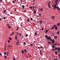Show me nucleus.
I'll use <instances>...</instances> for the list:
<instances>
[{"label": "nucleus", "instance_id": "obj_56", "mask_svg": "<svg viewBox=\"0 0 60 60\" xmlns=\"http://www.w3.org/2000/svg\"><path fill=\"white\" fill-rule=\"evenodd\" d=\"M42 21H41V22H40V23H42Z\"/></svg>", "mask_w": 60, "mask_h": 60}, {"label": "nucleus", "instance_id": "obj_22", "mask_svg": "<svg viewBox=\"0 0 60 60\" xmlns=\"http://www.w3.org/2000/svg\"><path fill=\"white\" fill-rule=\"evenodd\" d=\"M7 52H4V54L5 55H6V54Z\"/></svg>", "mask_w": 60, "mask_h": 60}, {"label": "nucleus", "instance_id": "obj_9", "mask_svg": "<svg viewBox=\"0 0 60 60\" xmlns=\"http://www.w3.org/2000/svg\"><path fill=\"white\" fill-rule=\"evenodd\" d=\"M3 11H4V13H5L6 12V10H4Z\"/></svg>", "mask_w": 60, "mask_h": 60}, {"label": "nucleus", "instance_id": "obj_29", "mask_svg": "<svg viewBox=\"0 0 60 60\" xmlns=\"http://www.w3.org/2000/svg\"><path fill=\"white\" fill-rule=\"evenodd\" d=\"M51 43L50 42H48V43L49 44H50V45H51Z\"/></svg>", "mask_w": 60, "mask_h": 60}, {"label": "nucleus", "instance_id": "obj_20", "mask_svg": "<svg viewBox=\"0 0 60 60\" xmlns=\"http://www.w3.org/2000/svg\"><path fill=\"white\" fill-rule=\"evenodd\" d=\"M54 25V28H56V25Z\"/></svg>", "mask_w": 60, "mask_h": 60}, {"label": "nucleus", "instance_id": "obj_42", "mask_svg": "<svg viewBox=\"0 0 60 60\" xmlns=\"http://www.w3.org/2000/svg\"><path fill=\"white\" fill-rule=\"evenodd\" d=\"M35 35H37V33L36 32H35Z\"/></svg>", "mask_w": 60, "mask_h": 60}, {"label": "nucleus", "instance_id": "obj_38", "mask_svg": "<svg viewBox=\"0 0 60 60\" xmlns=\"http://www.w3.org/2000/svg\"><path fill=\"white\" fill-rule=\"evenodd\" d=\"M50 40V41H53V40L52 39H51Z\"/></svg>", "mask_w": 60, "mask_h": 60}, {"label": "nucleus", "instance_id": "obj_2", "mask_svg": "<svg viewBox=\"0 0 60 60\" xmlns=\"http://www.w3.org/2000/svg\"><path fill=\"white\" fill-rule=\"evenodd\" d=\"M56 5H55L54 6V7L53 8V9L54 10H55L56 8L57 7H56Z\"/></svg>", "mask_w": 60, "mask_h": 60}, {"label": "nucleus", "instance_id": "obj_58", "mask_svg": "<svg viewBox=\"0 0 60 60\" xmlns=\"http://www.w3.org/2000/svg\"><path fill=\"white\" fill-rule=\"evenodd\" d=\"M33 9L35 11V9H34V8H33Z\"/></svg>", "mask_w": 60, "mask_h": 60}, {"label": "nucleus", "instance_id": "obj_31", "mask_svg": "<svg viewBox=\"0 0 60 60\" xmlns=\"http://www.w3.org/2000/svg\"><path fill=\"white\" fill-rule=\"evenodd\" d=\"M48 32V30H46L45 31V33H47Z\"/></svg>", "mask_w": 60, "mask_h": 60}, {"label": "nucleus", "instance_id": "obj_43", "mask_svg": "<svg viewBox=\"0 0 60 60\" xmlns=\"http://www.w3.org/2000/svg\"><path fill=\"white\" fill-rule=\"evenodd\" d=\"M57 8V9H58L59 8V7H57L56 8Z\"/></svg>", "mask_w": 60, "mask_h": 60}, {"label": "nucleus", "instance_id": "obj_18", "mask_svg": "<svg viewBox=\"0 0 60 60\" xmlns=\"http://www.w3.org/2000/svg\"><path fill=\"white\" fill-rule=\"evenodd\" d=\"M54 27L53 26L52 27V28L51 29L52 30H53L54 29Z\"/></svg>", "mask_w": 60, "mask_h": 60}, {"label": "nucleus", "instance_id": "obj_21", "mask_svg": "<svg viewBox=\"0 0 60 60\" xmlns=\"http://www.w3.org/2000/svg\"><path fill=\"white\" fill-rule=\"evenodd\" d=\"M9 39L10 40H12L11 38H9Z\"/></svg>", "mask_w": 60, "mask_h": 60}, {"label": "nucleus", "instance_id": "obj_47", "mask_svg": "<svg viewBox=\"0 0 60 60\" xmlns=\"http://www.w3.org/2000/svg\"><path fill=\"white\" fill-rule=\"evenodd\" d=\"M30 45L31 46H33V44H30Z\"/></svg>", "mask_w": 60, "mask_h": 60}, {"label": "nucleus", "instance_id": "obj_24", "mask_svg": "<svg viewBox=\"0 0 60 60\" xmlns=\"http://www.w3.org/2000/svg\"><path fill=\"white\" fill-rule=\"evenodd\" d=\"M58 48L56 47H55V50H56Z\"/></svg>", "mask_w": 60, "mask_h": 60}, {"label": "nucleus", "instance_id": "obj_54", "mask_svg": "<svg viewBox=\"0 0 60 60\" xmlns=\"http://www.w3.org/2000/svg\"><path fill=\"white\" fill-rule=\"evenodd\" d=\"M20 36H21V33H20Z\"/></svg>", "mask_w": 60, "mask_h": 60}, {"label": "nucleus", "instance_id": "obj_10", "mask_svg": "<svg viewBox=\"0 0 60 60\" xmlns=\"http://www.w3.org/2000/svg\"><path fill=\"white\" fill-rule=\"evenodd\" d=\"M33 12H34L35 14H36V11H34Z\"/></svg>", "mask_w": 60, "mask_h": 60}, {"label": "nucleus", "instance_id": "obj_45", "mask_svg": "<svg viewBox=\"0 0 60 60\" xmlns=\"http://www.w3.org/2000/svg\"><path fill=\"white\" fill-rule=\"evenodd\" d=\"M8 43H10V41L9 40H8Z\"/></svg>", "mask_w": 60, "mask_h": 60}, {"label": "nucleus", "instance_id": "obj_3", "mask_svg": "<svg viewBox=\"0 0 60 60\" xmlns=\"http://www.w3.org/2000/svg\"><path fill=\"white\" fill-rule=\"evenodd\" d=\"M47 39H48L50 40L51 39V38L50 37H48L47 38Z\"/></svg>", "mask_w": 60, "mask_h": 60}, {"label": "nucleus", "instance_id": "obj_41", "mask_svg": "<svg viewBox=\"0 0 60 60\" xmlns=\"http://www.w3.org/2000/svg\"><path fill=\"white\" fill-rule=\"evenodd\" d=\"M0 56H2V54H1V53H0Z\"/></svg>", "mask_w": 60, "mask_h": 60}, {"label": "nucleus", "instance_id": "obj_63", "mask_svg": "<svg viewBox=\"0 0 60 60\" xmlns=\"http://www.w3.org/2000/svg\"><path fill=\"white\" fill-rule=\"evenodd\" d=\"M42 30H44V29H43V28H42Z\"/></svg>", "mask_w": 60, "mask_h": 60}, {"label": "nucleus", "instance_id": "obj_25", "mask_svg": "<svg viewBox=\"0 0 60 60\" xmlns=\"http://www.w3.org/2000/svg\"><path fill=\"white\" fill-rule=\"evenodd\" d=\"M60 31H58V33H57L56 34H59Z\"/></svg>", "mask_w": 60, "mask_h": 60}, {"label": "nucleus", "instance_id": "obj_36", "mask_svg": "<svg viewBox=\"0 0 60 60\" xmlns=\"http://www.w3.org/2000/svg\"><path fill=\"white\" fill-rule=\"evenodd\" d=\"M23 43H24V45H26V43L25 42H24Z\"/></svg>", "mask_w": 60, "mask_h": 60}, {"label": "nucleus", "instance_id": "obj_6", "mask_svg": "<svg viewBox=\"0 0 60 60\" xmlns=\"http://www.w3.org/2000/svg\"><path fill=\"white\" fill-rule=\"evenodd\" d=\"M25 7V6L24 5H22V7L23 9H24Z\"/></svg>", "mask_w": 60, "mask_h": 60}, {"label": "nucleus", "instance_id": "obj_49", "mask_svg": "<svg viewBox=\"0 0 60 60\" xmlns=\"http://www.w3.org/2000/svg\"><path fill=\"white\" fill-rule=\"evenodd\" d=\"M3 18L4 19H6V18H5V17H4Z\"/></svg>", "mask_w": 60, "mask_h": 60}, {"label": "nucleus", "instance_id": "obj_33", "mask_svg": "<svg viewBox=\"0 0 60 60\" xmlns=\"http://www.w3.org/2000/svg\"><path fill=\"white\" fill-rule=\"evenodd\" d=\"M28 35V34H26V37H27Z\"/></svg>", "mask_w": 60, "mask_h": 60}, {"label": "nucleus", "instance_id": "obj_55", "mask_svg": "<svg viewBox=\"0 0 60 60\" xmlns=\"http://www.w3.org/2000/svg\"><path fill=\"white\" fill-rule=\"evenodd\" d=\"M58 10H59V11H60V8H59V9H58Z\"/></svg>", "mask_w": 60, "mask_h": 60}, {"label": "nucleus", "instance_id": "obj_28", "mask_svg": "<svg viewBox=\"0 0 60 60\" xmlns=\"http://www.w3.org/2000/svg\"><path fill=\"white\" fill-rule=\"evenodd\" d=\"M57 51L55 52V54H56V55H57Z\"/></svg>", "mask_w": 60, "mask_h": 60}, {"label": "nucleus", "instance_id": "obj_59", "mask_svg": "<svg viewBox=\"0 0 60 60\" xmlns=\"http://www.w3.org/2000/svg\"><path fill=\"white\" fill-rule=\"evenodd\" d=\"M12 3H13V4H14V3H15V2H14L13 1L12 2Z\"/></svg>", "mask_w": 60, "mask_h": 60}, {"label": "nucleus", "instance_id": "obj_23", "mask_svg": "<svg viewBox=\"0 0 60 60\" xmlns=\"http://www.w3.org/2000/svg\"><path fill=\"white\" fill-rule=\"evenodd\" d=\"M52 47L53 48H54L55 47V46L54 45H53L52 46Z\"/></svg>", "mask_w": 60, "mask_h": 60}, {"label": "nucleus", "instance_id": "obj_40", "mask_svg": "<svg viewBox=\"0 0 60 60\" xmlns=\"http://www.w3.org/2000/svg\"><path fill=\"white\" fill-rule=\"evenodd\" d=\"M33 18H31V19H30L31 20H33Z\"/></svg>", "mask_w": 60, "mask_h": 60}, {"label": "nucleus", "instance_id": "obj_34", "mask_svg": "<svg viewBox=\"0 0 60 60\" xmlns=\"http://www.w3.org/2000/svg\"><path fill=\"white\" fill-rule=\"evenodd\" d=\"M24 51L23 50H22V53H24Z\"/></svg>", "mask_w": 60, "mask_h": 60}, {"label": "nucleus", "instance_id": "obj_53", "mask_svg": "<svg viewBox=\"0 0 60 60\" xmlns=\"http://www.w3.org/2000/svg\"><path fill=\"white\" fill-rule=\"evenodd\" d=\"M4 51H6V48H5V50H4Z\"/></svg>", "mask_w": 60, "mask_h": 60}, {"label": "nucleus", "instance_id": "obj_48", "mask_svg": "<svg viewBox=\"0 0 60 60\" xmlns=\"http://www.w3.org/2000/svg\"><path fill=\"white\" fill-rule=\"evenodd\" d=\"M28 55L30 56H31L30 54H29V53H28Z\"/></svg>", "mask_w": 60, "mask_h": 60}, {"label": "nucleus", "instance_id": "obj_27", "mask_svg": "<svg viewBox=\"0 0 60 60\" xmlns=\"http://www.w3.org/2000/svg\"><path fill=\"white\" fill-rule=\"evenodd\" d=\"M55 17L54 16H53L52 17V19H53Z\"/></svg>", "mask_w": 60, "mask_h": 60}, {"label": "nucleus", "instance_id": "obj_15", "mask_svg": "<svg viewBox=\"0 0 60 60\" xmlns=\"http://www.w3.org/2000/svg\"><path fill=\"white\" fill-rule=\"evenodd\" d=\"M7 47H12L11 46V45H9Z\"/></svg>", "mask_w": 60, "mask_h": 60}, {"label": "nucleus", "instance_id": "obj_50", "mask_svg": "<svg viewBox=\"0 0 60 60\" xmlns=\"http://www.w3.org/2000/svg\"><path fill=\"white\" fill-rule=\"evenodd\" d=\"M27 21H29V22L30 21H29V19H27Z\"/></svg>", "mask_w": 60, "mask_h": 60}, {"label": "nucleus", "instance_id": "obj_17", "mask_svg": "<svg viewBox=\"0 0 60 60\" xmlns=\"http://www.w3.org/2000/svg\"><path fill=\"white\" fill-rule=\"evenodd\" d=\"M24 51L25 52H27V50L26 49H25L24 50Z\"/></svg>", "mask_w": 60, "mask_h": 60}, {"label": "nucleus", "instance_id": "obj_46", "mask_svg": "<svg viewBox=\"0 0 60 60\" xmlns=\"http://www.w3.org/2000/svg\"><path fill=\"white\" fill-rule=\"evenodd\" d=\"M11 26H9L8 27V28H11Z\"/></svg>", "mask_w": 60, "mask_h": 60}, {"label": "nucleus", "instance_id": "obj_64", "mask_svg": "<svg viewBox=\"0 0 60 60\" xmlns=\"http://www.w3.org/2000/svg\"><path fill=\"white\" fill-rule=\"evenodd\" d=\"M7 25L8 26H10V25H9V24H8V25Z\"/></svg>", "mask_w": 60, "mask_h": 60}, {"label": "nucleus", "instance_id": "obj_30", "mask_svg": "<svg viewBox=\"0 0 60 60\" xmlns=\"http://www.w3.org/2000/svg\"><path fill=\"white\" fill-rule=\"evenodd\" d=\"M4 57H5V58L7 59V56H6L5 55H4Z\"/></svg>", "mask_w": 60, "mask_h": 60}, {"label": "nucleus", "instance_id": "obj_4", "mask_svg": "<svg viewBox=\"0 0 60 60\" xmlns=\"http://www.w3.org/2000/svg\"><path fill=\"white\" fill-rule=\"evenodd\" d=\"M15 33L16 34H17L19 35V33L18 32H15Z\"/></svg>", "mask_w": 60, "mask_h": 60}, {"label": "nucleus", "instance_id": "obj_8", "mask_svg": "<svg viewBox=\"0 0 60 60\" xmlns=\"http://www.w3.org/2000/svg\"><path fill=\"white\" fill-rule=\"evenodd\" d=\"M58 52H60V48L59 47L58 48Z\"/></svg>", "mask_w": 60, "mask_h": 60}, {"label": "nucleus", "instance_id": "obj_32", "mask_svg": "<svg viewBox=\"0 0 60 60\" xmlns=\"http://www.w3.org/2000/svg\"><path fill=\"white\" fill-rule=\"evenodd\" d=\"M52 41V43H54V42H55V41L54 40V41L53 40V41Z\"/></svg>", "mask_w": 60, "mask_h": 60}, {"label": "nucleus", "instance_id": "obj_26", "mask_svg": "<svg viewBox=\"0 0 60 60\" xmlns=\"http://www.w3.org/2000/svg\"><path fill=\"white\" fill-rule=\"evenodd\" d=\"M43 8H41V11H43Z\"/></svg>", "mask_w": 60, "mask_h": 60}, {"label": "nucleus", "instance_id": "obj_60", "mask_svg": "<svg viewBox=\"0 0 60 60\" xmlns=\"http://www.w3.org/2000/svg\"><path fill=\"white\" fill-rule=\"evenodd\" d=\"M54 45H57L56 44H54Z\"/></svg>", "mask_w": 60, "mask_h": 60}, {"label": "nucleus", "instance_id": "obj_57", "mask_svg": "<svg viewBox=\"0 0 60 60\" xmlns=\"http://www.w3.org/2000/svg\"><path fill=\"white\" fill-rule=\"evenodd\" d=\"M13 35V34H11V35Z\"/></svg>", "mask_w": 60, "mask_h": 60}, {"label": "nucleus", "instance_id": "obj_19", "mask_svg": "<svg viewBox=\"0 0 60 60\" xmlns=\"http://www.w3.org/2000/svg\"><path fill=\"white\" fill-rule=\"evenodd\" d=\"M55 29L56 30H57V27H55Z\"/></svg>", "mask_w": 60, "mask_h": 60}, {"label": "nucleus", "instance_id": "obj_62", "mask_svg": "<svg viewBox=\"0 0 60 60\" xmlns=\"http://www.w3.org/2000/svg\"><path fill=\"white\" fill-rule=\"evenodd\" d=\"M0 1L1 2H2V0H0Z\"/></svg>", "mask_w": 60, "mask_h": 60}, {"label": "nucleus", "instance_id": "obj_1", "mask_svg": "<svg viewBox=\"0 0 60 60\" xmlns=\"http://www.w3.org/2000/svg\"><path fill=\"white\" fill-rule=\"evenodd\" d=\"M19 40H18L17 41V42L16 43V45H19Z\"/></svg>", "mask_w": 60, "mask_h": 60}, {"label": "nucleus", "instance_id": "obj_35", "mask_svg": "<svg viewBox=\"0 0 60 60\" xmlns=\"http://www.w3.org/2000/svg\"><path fill=\"white\" fill-rule=\"evenodd\" d=\"M29 7L31 9H32V6H30V7Z\"/></svg>", "mask_w": 60, "mask_h": 60}, {"label": "nucleus", "instance_id": "obj_5", "mask_svg": "<svg viewBox=\"0 0 60 60\" xmlns=\"http://www.w3.org/2000/svg\"><path fill=\"white\" fill-rule=\"evenodd\" d=\"M48 7L50 9V6L49 5V3H48Z\"/></svg>", "mask_w": 60, "mask_h": 60}, {"label": "nucleus", "instance_id": "obj_44", "mask_svg": "<svg viewBox=\"0 0 60 60\" xmlns=\"http://www.w3.org/2000/svg\"><path fill=\"white\" fill-rule=\"evenodd\" d=\"M14 10H15V11H16V8H15Z\"/></svg>", "mask_w": 60, "mask_h": 60}, {"label": "nucleus", "instance_id": "obj_13", "mask_svg": "<svg viewBox=\"0 0 60 60\" xmlns=\"http://www.w3.org/2000/svg\"><path fill=\"white\" fill-rule=\"evenodd\" d=\"M15 39L16 40L17 39V36H15Z\"/></svg>", "mask_w": 60, "mask_h": 60}, {"label": "nucleus", "instance_id": "obj_61", "mask_svg": "<svg viewBox=\"0 0 60 60\" xmlns=\"http://www.w3.org/2000/svg\"><path fill=\"white\" fill-rule=\"evenodd\" d=\"M40 54H41V55L42 54V52H40Z\"/></svg>", "mask_w": 60, "mask_h": 60}, {"label": "nucleus", "instance_id": "obj_12", "mask_svg": "<svg viewBox=\"0 0 60 60\" xmlns=\"http://www.w3.org/2000/svg\"><path fill=\"white\" fill-rule=\"evenodd\" d=\"M45 37L47 38H48V36L47 35H46L45 36Z\"/></svg>", "mask_w": 60, "mask_h": 60}, {"label": "nucleus", "instance_id": "obj_11", "mask_svg": "<svg viewBox=\"0 0 60 60\" xmlns=\"http://www.w3.org/2000/svg\"><path fill=\"white\" fill-rule=\"evenodd\" d=\"M55 39H57V36H55L54 37Z\"/></svg>", "mask_w": 60, "mask_h": 60}, {"label": "nucleus", "instance_id": "obj_14", "mask_svg": "<svg viewBox=\"0 0 60 60\" xmlns=\"http://www.w3.org/2000/svg\"><path fill=\"white\" fill-rule=\"evenodd\" d=\"M9 52H7V55H8V54L9 53Z\"/></svg>", "mask_w": 60, "mask_h": 60}, {"label": "nucleus", "instance_id": "obj_52", "mask_svg": "<svg viewBox=\"0 0 60 60\" xmlns=\"http://www.w3.org/2000/svg\"><path fill=\"white\" fill-rule=\"evenodd\" d=\"M33 2H35V0H33Z\"/></svg>", "mask_w": 60, "mask_h": 60}, {"label": "nucleus", "instance_id": "obj_51", "mask_svg": "<svg viewBox=\"0 0 60 60\" xmlns=\"http://www.w3.org/2000/svg\"><path fill=\"white\" fill-rule=\"evenodd\" d=\"M39 15L40 16H41V15L40 13L39 14Z\"/></svg>", "mask_w": 60, "mask_h": 60}, {"label": "nucleus", "instance_id": "obj_39", "mask_svg": "<svg viewBox=\"0 0 60 60\" xmlns=\"http://www.w3.org/2000/svg\"><path fill=\"white\" fill-rule=\"evenodd\" d=\"M58 56H59V58H60V54H59V55Z\"/></svg>", "mask_w": 60, "mask_h": 60}, {"label": "nucleus", "instance_id": "obj_7", "mask_svg": "<svg viewBox=\"0 0 60 60\" xmlns=\"http://www.w3.org/2000/svg\"><path fill=\"white\" fill-rule=\"evenodd\" d=\"M60 25V24L59 23H58L57 24V26H59Z\"/></svg>", "mask_w": 60, "mask_h": 60}, {"label": "nucleus", "instance_id": "obj_16", "mask_svg": "<svg viewBox=\"0 0 60 60\" xmlns=\"http://www.w3.org/2000/svg\"><path fill=\"white\" fill-rule=\"evenodd\" d=\"M13 60H15V58L14 56H13Z\"/></svg>", "mask_w": 60, "mask_h": 60}, {"label": "nucleus", "instance_id": "obj_37", "mask_svg": "<svg viewBox=\"0 0 60 60\" xmlns=\"http://www.w3.org/2000/svg\"><path fill=\"white\" fill-rule=\"evenodd\" d=\"M52 50H53V51H55V49H52Z\"/></svg>", "mask_w": 60, "mask_h": 60}]
</instances>
